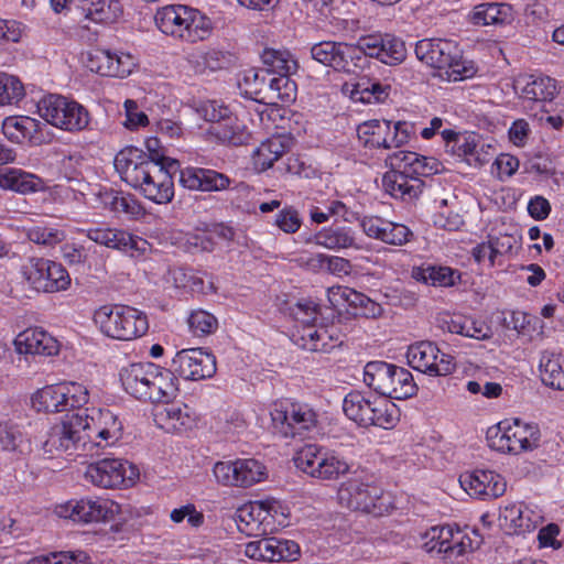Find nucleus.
<instances>
[{"mask_svg":"<svg viewBox=\"0 0 564 564\" xmlns=\"http://www.w3.org/2000/svg\"><path fill=\"white\" fill-rule=\"evenodd\" d=\"M122 432V423L109 410L99 409L91 415L73 412L50 429L43 449L52 457L62 454L99 456L102 449L121 440Z\"/></svg>","mask_w":564,"mask_h":564,"instance_id":"1","label":"nucleus"},{"mask_svg":"<svg viewBox=\"0 0 564 564\" xmlns=\"http://www.w3.org/2000/svg\"><path fill=\"white\" fill-rule=\"evenodd\" d=\"M113 164L121 180L140 191L145 198L156 204L173 199V176L180 172L177 160L162 161L158 155L151 158L142 150L130 147L117 153Z\"/></svg>","mask_w":564,"mask_h":564,"instance_id":"2","label":"nucleus"},{"mask_svg":"<svg viewBox=\"0 0 564 564\" xmlns=\"http://www.w3.org/2000/svg\"><path fill=\"white\" fill-rule=\"evenodd\" d=\"M154 21L162 33L188 43L207 39L213 30L212 21L207 17L181 4L159 8Z\"/></svg>","mask_w":564,"mask_h":564,"instance_id":"3","label":"nucleus"},{"mask_svg":"<svg viewBox=\"0 0 564 564\" xmlns=\"http://www.w3.org/2000/svg\"><path fill=\"white\" fill-rule=\"evenodd\" d=\"M94 322L100 332L117 340H133L149 329L144 312L123 304H106L94 313Z\"/></svg>","mask_w":564,"mask_h":564,"instance_id":"4","label":"nucleus"},{"mask_svg":"<svg viewBox=\"0 0 564 564\" xmlns=\"http://www.w3.org/2000/svg\"><path fill=\"white\" fill-rule=\"evenodd\" d=\"M416 57L426 65L445 70L448 80L457 82L470 78L476 69L462 57L458 46L447 40L424 39L415 45Z\"/></svg>","mask_w":564,"mask_h":564,"instance_id":"5","label":"nucleus"},{"mask_svg":"<svg viewBox=\"0 0 564 564\" xmlns=\"http://www.w3.org/2000/svg\"><path fill=\"white\" fill-rule=\"evenodd\" d=\"M364 382L381 397L395 400L411 398L417 391L408 369L386 361H369L365 366Z\"/></svg>","mask_w":564,"mask_h":564,"instance_id":"6","label":"nucleus"},{"mask_svg":"<svg viewBox=\"0 0 564 564\" xmlns=\"http://www.w3.org/2000/svg\"><path fill=\"white\" fill-rule=\"evenodd\" d=\"M37 112L47 123L67 132L83 131L90 122V115L83 105L61 95L43 97Z\"/></svg>","mask_w":564,"mask_h":564,"instance_id":"7","label":"nucleus"},{"mask_svg":"<svg viewBox=\"0 0 564 564\" xmlns=\"http://www.w3.org/2000/svg\"><path fill=\"white\" fill-rule=\"evenodd\" d=\"M294 463L300 470L319 480H337L350 469L344 458L317 444L303 446L296 453Z\"/></svg>","mask_w":564,"mask_h":564,"instance_id":"8","label":"nucleus"},{"mask_svg":"<svg viewBox=\"0 0 564 564\" xmlns=\"http://www.w3.org/2000/svg\"><path fill=\"white\" fill-rule=\"evenodd\" d=\"M540 429L536 424L524 423L519 419L501 421L489 429L488 438L497 451L520 454L539 446Z\"/></svg>","mask_w":564,"mask_h":564,"instance_id":"9","label":"nucleus"},{"mask_svg":"<svg viewBox=\"0 0 564 564\" xmlns=\"http://www.w3.org/2000/svg\"><path fill=\"white\" fill-rule=\"evenodd\" d=\"M270 415L273 432L285 438L304 437L318 424V414L307 403L275 404Z\"/></svg>","mask_w":564,"mask_h":564,"instance_id":"10","label":"nucleus"},{"mask_svg":"<svg viewBox=\"0 0 564 564\" xmlns=\"http://www.w3.org/2000/svg\"><path fill=\"white\" fill-rule=\"evenodd\" d=\"M139 477L135 466L120 458H102L87 466L85 479L94 486L112 489L129 487Z\"/></svg>","mask_w":564,"mask_h":564,"instance_id":"11","label":"nucleus"},{"mask_svg":"<svg viewBox=\"0 0 564 564\" xmlns=\"http://www.w3.org/2000/svg\"><path fill=\"white\" fill-rule=\"evenodd\" d=\"M22 274L33 289L43 292L66 290L70 278L66 269L52 260L31 258L22 267Z\"/></svg>","mask_w":564,"mask_h":564,"instance_id":"12","label":"nucleus"},{"mask_svg":"<svg viewBox=\"0 0 564 564\" xmlns=\"http://www.w3.org/2000/svg\"><path fill=\"white\" fill-rule=\"evenodd\" d=\"M311 56L314 61L334 70L356 73L360 69V51L358 42L349 44L336 41H322L311 47Z\"/></svg>","mask_w":564,"mask_h":564,"instance_id":"13","label":"nucleus"},{"mask_svg":"<svg viewBox=\"0 0 564 564\" xmlns=\"http://www.w3.org/2000/svg\"><path fill=\"white\" fill-rule=\"evenodd\" d=\"M360 51V69L364 68L367 56L379 59L387 65H398L406 57L404 42L391 34H370L358 40Z\"/></svg>","mask_w":564,"mask_h":564,"instance_id":"14","label":"nucleus"},{"mask_svg":"<svg viewBox=\"0 0 564 564\" xmlns=\"http://www.w3.org/2000/svg\"><path fill=\"white\" fill-rule=\"evenodd\" d=\"M408 358L414 369L430 376H447L456 368L454 357L442 352L431 341H421L412 345L409 348Z\"/></svg>","mask_w":564,"mask_h":564,"instance_id":"15","label":"nucleus"},{"mask_svg":"<svg viewBox=\"0 0 564 564\" xmlns=\"http://www.w3.org/2000/svg\"><path fill=\"white\" fill-rule=\"evenodd\" d=\"M171 369L185 380H203L215 375L216 358L203 348L182 349L172 359Z\"/></svg>","mask_w":564,"mask_h":564,"instance_id":"16","label":"nucleus"},{"mask_svg":"<svg viewBox=\"0 0 564 564\" xmlns=\"http://www.w3.org/2000/svg\"><path fill=\"white\" fill-rule=\"evenodd\" d=\"M118 506L104 499L69 500L56 507V514L78 523L107 521L113 518Z\"/></svg>","mask_w":564,"mask_h":564,"instance_id":"17","label":"nucleus"},{"mask_svg":"<svg viewBox=\"0 0 564 564\" xmlns=\"http://www.w3.org/2000/svg\"><path fill=\"white\" fill-rule=\"evenodd\" d=\"M245 554L263 562L295 561L300 556V546L291 540L262 538L247 543Z\"/></svg>","mask_w":564,"mask_h":564,"instance_id":"18","label":"nucleus"},{"mask_svg":"<svg viewBox=\"0 0 564 564\" xmlns=\"http://www.w3.org/2000/svg\"><path fill=\"white\" fill-rule=\"evenodd\" d=\"M380 495L381 490L378 487L358 479H349L340 485L337 499L341 507L369 513L376 508Z\"/></svg>","mask_w":564,"mask_h":564,"instance_id":"19","label":"nucleus"},{"mask_svg":"<svg viewBox=\"0 0 564 564\" xmlns=\"http://www.w3.org/2000/svg\"><path fill=\"white\" fill-rule=\"evenodd\" d=\"M85 66L96 74L110 77H126L134 66L129 54L118 55L108 50L94 48L86 54Z\"/></svg>","mask_w":564,"mask_h":564,"instance_id":"20","label":"nucleus"},{"mask_svg":"<svg viewBox=\"0 0 564 564\" xmlns=\"http://www.w3.org/2000/svg\"><path fill=\"white\" fill-rule=\"evenodd\" d=\"M79 231L98 245L120 251L134 250L144 253L149 248L147 240L118 228L94 227Z\"/></svg>","mask_w":564,"mask_h":564,"instance_id":"21","label":"nucleus"},{"mask_svg":"<svg viewBox=\"0 0 564 564\" xmlns=\"http://www.w3.org/2000/svg\"><path fill=\"white\" fill-rule=\"evenodd\" d=\"M422 538L426 552L444 553L449 557L463 555L470 543L469 539L464 541L465 536L459 530L454 531L449 525L432 527Z\"/></svg>","mask_w":564,"mask_h":564,"instance_id":"22","label":"nucleus"},{"mask_svg":"<svg viewBox=\"0 0 564 564\" xmlns=\"http://www.w3.org/2000/svg\"><path fill=\"white\" fill-rule=\"evenodd\" d=\"M459 481L470 496L484 500L499 498L507 489L505 478L492 470L476 469L473 473L462 475Z\"/></svg>","mask_w":564,"mask_h":564,"instance_id":"23","label":"nucleus"},{"mask_svg":"<svg viewBox=\"0 0 564 564\" xmlns=\"http://www.w3.org/2000/svg\"><path fill=\"white\" fill-rule=\"evenodd\" d=\"M360 226L369 238L388 245L402 246L413 237V232L405 225L378 216H365L360 220Z\"/></svg>","mask_w":564,"mask_h":564,"instance_id":"24","label":"nucleus"},{"mask_svg":"<svg viewBox=\"0 0 564 564\" xmlns=\"http://www.w3.org/2000/svg\"><path fill=\"white\" fill-rule=\"evenodd\" d=\"M15 351L20 355L55 356L59 351V343L42 328H28L17 335L13 340Z\"/></svg>","mask_w":564,"mask_h":564,"instance_id":"25","label":"nucleus"},{"mask_svg":"<svg viewBox=\"0 0 564 564\" xmlns=\"http://www.w3.org/2000/svg\"><path fill=\"white\" fill-rule=\"evenodd\" d=\"M180 182L188 189L202 192L224 191L231 184L228 175L205 167H186L180 171Z\"/></svg>","mask_w":564,"mask_h":564,"instance_id":"26","label":"nucleus"},{"mask_svg":"<svg viewBox=\"0 0 564 564\" xmlns=\"http://www.w3.org/2000/svg\"><path fill=\"white\" fill-rule=\"evenodd\" d=\"M490 150H492V148L489 144L486 145L479 134L475 132H463L455 139V142L451 144L449 153L462 159L469 166L480 167L491 160L494 153H491Z\"/></svg>","mask_w":564,"mask_h":564,"instance_id":"27","label":"nucleus"},{"mask_svg":"<svg viewBox=\"0 0 564 564\" xmlns=\"http://www.w3.org/2000/svg\"><path fill=\"white\" fill-rule=\"evenodd\" d=\"M539 516L522 502H509L500 508L499 525L509 534H521L533 531L538 525Z\"/></svg>","mask_w":564,"mask_h":564,"instance_id":"28","label":"nucleus"},{"mask_svg":"<svg viewBox=\"0 0 564 564\" xmlns=\"http://www.w3.org/2000/svg\"><path fill=\"white\" fill-rule=\"evenodd\" d=\"M150 383L143 401L151 403H171L178 394V380L172 369L161 368L154 364Z\"/></svg>","mask_w":564,"mask_h":564,"instance_id":"29","label":"nucleus"},{"mask_svg":"<svg viewBox=\"0 0 564 564\" xmlns=\"http://www.w3.org/2000/svg\"><path fill=\"white\" fill-rule=\"evenodd\" d=\"M290 74L272 75L271 73L260 74L263 86L256 87V95L262 100L271 102H290L296 97V84L289 77Z\"/></svg>","mask_w":564,"mask_h":564,"instance_id":"30","label":"nucleus"},{"mask_svg":"<svg viewBox=\"0 0 564 564\" xmlns=\"http://www.w3.org/2000/svg\"><path fill=\"white\" fill-rule=\"evenodd\" d=\"M0 187L28 195L45 191L46 184L40 176L14 167L0 169Z\"/></svg>","mask_w":564,"mask_h":564,"instance_id":"31","label":"nucleus"},{"mask_svg":"<svg viewBox=\"0 0 564 564\" xmlns=\"http://www.w3.org/2000/svg\"><path fill=\"white\" fill-rule=\"evenodd\" d=\"M154 364L139 362L132 364L120 371V381L127 393L133 398L143 401L147 391V386L150 383Z\"/></svg>","mask_w":564,"mask_h":564,"instance_id":"32","label":"nucleus"},{"mask_svg":"<svg viewBox=\"0 0 564 564\" xmlns=\"http://www.w3.org/2000/svg\"><path fill=\"white\" fill-rule=\"evenodd\" d=\"M382 184L387 193L403 200L417 197L423 185L420 178L393 169L383 175Z\"/></svg>","mask_w":564,"mask_h":564,"instance_id":"33","label":"nucleus"},{"mask_svg":"<svg viewBox=\"0 0 564 564\" xmlns=\"http://www.w3.org/2000/svg\"><path fill=\"white\" fill-rule=\"evenodd\" d=\"M264 505L261 501L250 502L237 511V525L247 535L262 536L268 534V521Z\"/></svg>","mask_w":564,"mask_h":564,"instance_id":"34","label":"nucleus"},{"mask_svg":"<svg viewBox=\"0 0 564 564\" xmlns=\"http://www.w3.org/2000/svg\"><path fill=\"white\" fill-rule=\"evenodd\" d=\"M411 276L426 285L449 288L460 280V272L449 267L422 264L412 268Z\"/></svg>","mask_w":564,"mask_h":564,"instance_id":"35","label":"nucleus"},{"mask_svg":"<svg viewBox=\"0 0 564 564\" xmlns=\"http://www.w3.org/2000/svg\"><path fill=\"white\" fill-rule=\"evenodd\" d=\"M209 133L220 143L234 147L247 144L251 137L246 124L232 115L220 122L212 124Z\"/></svg>","mask_w":564,"mask_h":564,"instance_id":"36","label":"nucleus"},{"mask_svg":"<svg viewBox=\"0 0 564 564\" xmlns=\"http://www.w3.org/2000/svg\"><path fill=\"white\" fill-rule=\"evenodd\" d=\"M290 148V139L284 135H273L254 150L252 159L254 166L261 171L272 167L273 163L281 159Z\"/></svg>","mask_w":564,"mask_h":564,"instance_id":"37","label":"nucleus"},{"mask_svg":"<svg viewBox=\"0 0 564 564\" xmlns=\"http://www.w3.org/2000/svg\"><path fill=\"white\" fill-rule=\"evenodd\" d=\"M373 399L366 398L359 391L349 392L343 401V410L346 416L359 426H372L371 419Z\"/></svg>","mask_w":564,"mask_h":564,"instance_id":"38","label":"nucleus"},{"mask_svg":"<svg viewBox=\"0 0 564 564\" xmlns=\"http://www.w3.org/2000/svg\"><path fill=\"white\" fill-rule=\"evenodd\" d=\"M332 294L343 299L350 307L355 308V314L367 318H377L382 315L381 305L367 295L349 288H333Z\"/></svg>","mask_w":564,"mask_h":564,"instance_id":"39","label":"nucleus"},{"mask_svg":"<svg viewBox=\"0 0 564 564\" xmlns=\"http://www.w3.org/2000/svg\"><path fill=\"white\" fill-rule=\"evenodd\" d=\"M357 134L365 147L390 149L388 135L391 134V121H366L358 126Z\"/></svg>","mask_w":564,"mask_h":564,"instance_id":"40","label":"nucleus"},{"mask_svg":"<svg viewBox=\"0 0 564 564\" xmlns=\"http://www.w3.org/2000/svg\"><path fill=\"white\" fill-rule=\"evenodd\" d=\"M542 382L555 390H564V356L544 351L540 359Z\"/></svg>","mask_w":564,"mask_h":564,"instance_id":"41","label":"nucleus"},{"mask_svg":"<svg viewBox=\"0 0 564 564\" xmlns=\"http://www.w3.org/2000/svg\"><path fill=\"white\" fill-rule=\"evenodd\" d=\"M61 384L46 386L36 391L31 399L36 411L57 413L68 411L65 394Z\"/></svg>","mask_w":564,"mask_h":564,"instance_id":"42","label":"nucleus"},{"mask_svg":"<svg viewBox=\"0 0 564 564\" xmlns=\"http://www.w3.org/2000/svg\"><path fill=\"white\" fill-rule=\"evenodd\" d=\"M40 122L30 117H9L3 121L2 130L4 135L14 142L28 139L32 142L40 141L36 132Z\"/></svg>","mask_w":564,"mask_h":564,"instance_id":"43","label":"nucleus"},{"mask_svg":"<svg viewBox=\"0 0 564 564\" xmlns=\"http://www.w3.org/2000/svg\"><path fill=\"white\" fill-rule=\"evenodd\" d=\"M556 95V82L549 76H531L522 88V97L534 102L552 101Z\"/></svg>","mask_w":564,"mask_h":564,"instance_id":"44","label":"nucleus"},{"mask_svg":"<svg viewBox=\"0 0 564 564\" xmlns=\"http://www.w3.org/2000/svg\"><path fill=\"white\" fill-rule=\"evenodd\" d=\"M156 414L167 429L182 431L191 429L195 423V413L186 404H170Z\"/></svg>","mask_w":564,"mask_h":564,"instance_id":"45","label":"nucleus"},{"mask_svg":"<svg viewBox=\"0 0 564 564\" xmlns=\"http://www.w3.org/2000/svg\"><path fill=\"white\" fill-rule=\"evenodd\" d=\"M82 8L87 18L100 23L115 22L122 14L118 0H84Z\"/></svg>","mask_w":564,"mask_h":564,"instance_id":"46","label":"nucleus"},{"mask_svg":"<svg viewBox=\"0 0 564 564\" xmlns=\"http://www.w3.org/2000/svg\"><path fill=\"white\" fill-rule=\"evenodd\" d=\"M511 20V7L506 3H484L476 7L473 22L476 25L503 24Z\"/></svg>","mask_w":564,"mask_h":564,"instance_id":"47","label":"nucleus"},{"mask_svg":"<svg viewBox=\"0 0 564 564\" xmlns=\"http://www.w3.org/2000/svg\"><path fill=\"white\" fill-rule=\"evenodd\" d=\"M314 242L327 249H341L355 246L354 232L346 227H330L314 235Z\"/></svg>","mask_w":564,"mask_h":564,"instance_id":"48","label":"nucleus"},{"mask_svg":"<svg viewBox=\"0 0 564 564\" xmlns=\"http://www.w3.org/2000/svg\"><path fill=\"white\" fill-rule=\"evenodd\" d=\"M265 70L272 75L292 74L296 70V62L288 51L265 48L261 55Z\"/></svg>","mask_w":564,"mask_h":564,"instance_id":"49","label":"nucleus"},{"mask_svg":"<svg viewBox=\"0 0 564 564\" xmlns=\"http://www.w3.org/2000/svg\"><path fill=\"white\" fill-rule=\"evenodd\" d=\"M101 197L104 204L112 212L123 213L132 217H138L142 214L141 205L131 195H123L122 193L110 189L102 193Z\"/></svg>","mask_w":564,"mask_h":564,"instance_id":"50","label":"nucleus"},{"mask_svg":"<svg viewBox=\"0 0 564 564\" xmlns=\"http://www.w3.org/2000/svg\"><path fill=\"white\" fill-rule=\"evenodd\" d=\"M371 410V416H373L372 426L388 430L393 427L399 421V410L395 404L382 397L373 398Z\"/></svg>","mask_w":564,"mask_h":564,"instance_id":"51","label":"nucleus"},{"mask_svg":"<svg viewBox=\"0 0 564 564\" xmlns=\"http://www.w3.org/2000/svg\"><path fill=\"white\" fill-rule=\"evenodd\" d=\"M24 96V87L19 78L0 73V106L18 102Z\"/></svg>","mask_w":564,"mask_h":564,"instance_id":"52","label":"nucleus"},{"mask_svg":"<svg viewBox=\"0 0 564 564\" xmlns=\"http://www.w3.org/2000/svg\"><path fill=\"white\" fill-rule=\"evenodd\" d=\"M89 556L86 552H56L31 558L26 564H87Z\"/></svg>","mask_w":564,"mask_h":564,"instance_id":"53","label":"nucleus"},{"mask_svg":"<svg viewBox=\"0 0 564 564\" xmlns=\"http://www.w3.org/2000/svg\"><path fill=\"white\" fill-rule=\"evenodd\" d=\"M238 462L241 476L240 487L248 488L263 480L265 467L260 462L253 458H241Z\"/></svg>","mask_w":564,"mask_h":564,"instance_id":"54","label":"nucleus"},{"mask_svg":"<svg viewBox=\"0 0 564 564\" xmlns=\"http://www.w3.org/2000/svg\"><path fill=\"white\" fill-rule=\"evenodd\" d=\"M213 473L220 485L240 487L241 476L238 459L216 463Z\"/></svg>","mask_w":564,"mask_h":564,"instance_id":"55","label":"nucleus"},{"mask_svg":"<svg viewBox=\"0 0 564 564\" xmlns=\"http://www.w3.org/2000/svg\"><path fill=\"white\" fill-rule=\"evenodd\" d=\"M188 326L195 336H205L214 333L218 327L217 318L203 310L194 311L188 317Z\"/></svg>","mask_w":564,"mask_h":564,"instance_id":"56","label":"nucleus"},{"mask_svg":"<svg viewBox=\"0 0 564 564\" xmlns=\"http://www.w3.org/2000/svg\"><path fill=\"white\" fill-rule=\"evenodd\" d=\"M261 503L264 505V512L268 518L265 519L268 521V534L289 525V512L279 501L267 500L261 501Z\"/></svg>","mask_w":564,"mask_h":564,"instance_id":"57","label":"nucleus"},{"mask_svg":"<svg viewBox=\"0 0 564 564\" xmlns=\"http://www.w3.org/2000/svg\"><path fill=\"white\" fill-rule=\"evenodd\" d=\"M65 394L68 411L70 409H77L75 412L83 411L87 413V409H82L84 404L88 402V390L80 383L67 382L59 383Z\"/></svg>","mask_w":564,"mask_h":564,"instance_id":"58","label":"nucleus"},{"mask_svg":"<svg viewBox=\"0 0 564 564\" xmlns=\"http://www.w3.org/2000/svg\"><path fill=\"white\" fill-rule=\"evenodd\" d=\"M28 237L34 243L53 247L62 242L66 235L58 228L34 227L29 230Z\"/></svg>","mask_w":564,"mask_h":564,"instance_id":"59","label":"nucleus"},{"mask_svg":"<svg viewBox=\"0 0 564 564\" xmlns=\"http://www.w3.org/2000/svg\"><path fill=\"white\" fill-rule=\"evenodd\" d=\"M314 334L317 337L316 345L324 346V349H317V351L328 352L343 343L344 335L335 324L318 326L316 330H314Z\"/></svg>","mask_w":564,"mask_h":564,"instance_id":"60","label":"nucleus"},{"mask_svg":"<svg viewBox=\"0 0 564 564\" xmlns=\"http://www.w3.org/2000/svg\"><path fill=\"white\" fill-rule=\"evenodd\" d=\"M318 304L311 300H302L290 307L291 315L294 319L304 326L313 325L317 316L321 314Z\"/></svg>","mask_w":564,"mask_h":564,"instance_id":"61","label":"nucleus"},{"mask_svg":"<svg viewBox=\"0 0 564 564\" xmlns=\"http://www.w3.org/2000/svg\"><path fill=\"white\" fill-rule=\"evenodd\" d=\"M389 304L403 308L414 307L419 301V293L411 288H394L384 294Z\"/></svg>","mask_w":564,"mask_h":564,"instance_id":"62","label":"nucleus"},{"mask_svg":"<svg viewBox=\"0 0 564 564\" xmlns=\"http://www.w3.org/2000/svg\"><path fill=\"white\" fill-rule=\"evenodd\" d=\"M282 164L283 167H280V170L288 174L303 178H311L315 175V169L301 155L291 154Z\"/></svg>","mask_w":564,"mask_h":564,"instance_id":"63","label":"nucleus"},{"mask_svg":"<svg viewBox=\"0 0 564 564\" xmlns=\"http://www.w3.org/2000/svg\"><path fill=\"white\" fill-rule=\"evenodd\" d=\"M21 437L22 433L17 424L0 422V452L14 451Z\"/></svg>","mask_w":564,"mask_h":564,"instance_id":"64","label":"nucleus"}]
</instances>
